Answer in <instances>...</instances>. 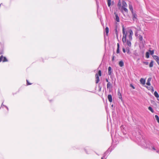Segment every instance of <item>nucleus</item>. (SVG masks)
<instances>
[{"label": "nucleus", "mask_w": 159, "mask_h": 159, "mask_svg": "<svg viewBox=\"0 0 159 159\" xmlns=\"http://www.w3.org/2000/svg\"><path fill=\"white\" fill-rule=\"evenodd\" d=\"M106 81L107 82V83H108V82H109L108 81V80L107 79H106Z\"/></svg>", "instance_id": "79ce46f5"}, {"label": "nucleus", "mask_w": 159, "mask_h": 159, "mask_svg": "<svg viewBox=\"0 0 159 159\" xmlns=\"http://www.w3.org/2000/svg\"><path fill=\"white\" fill-rule=\"evenodd\" d=\"M126 7H122L121 8L122 10H123L125 11V12H127L128 10V9L126 8Z\"/></svg>", "instance_id": "a211bd4d"}, {"label": "nucleus", "mask_w": 159, "mask_h": 159, "mask_svg": "<svg viewBox=\"0 0 159 159\" xmlns=\"http://www.w3.org/2000/svg\"><path fill=\"white\" fill-rule=\"evenodd\" d=\"M107 98H108V99L109 101L110 102H112V97L111 95H110V94L108 95V96Z\"/></svg>", "instance_id": "ddd939ff"}, {"label": "nucleus", "mask_w": 159, "mask_h": 159, "mask_svg": "<svg viewBox=\"0 0 159 159\" xmlns=\"http://www.w3.org/2000/svg\"><path fill=\"white\" fill-rule=\"evenodd\" d=\"M130 86L131 87L133 88V89H135V87L132 84L130 85Z\"/></svg>", "instance_id": "58836bf2"}, {"label": "nucleus", "mask_w": 159, "mask_h": 159, "mask_svg": "<svg viewBox=\"0 0 159 159\" xmlns=\"http://www.w3.org/2000/svg\"><path fill=\"white\" fill-rule=\"evenodd\" d=\"M133 19L134 21L136 20H137V15L134 13L132 12Z\"/></svg>", "instance_id": "39448f33"}, {"label": "nucleus", "mask_w": 159, "mask_h": 159, "mask_svg": "<svg viewBox=\"0 0 159 159\" xmlns=\"http://www.w3.org/2000/svg\"><path fill=\"white\" fill-rule=\"evenodd\" d=\"M122 3V7H127V4L126 2L125 1H123Z\"/></svg>", "instance_id": "f3484780"}, {"label": "nucleus", "mask_w": 159, "mask_h": 159, "mask_svg": "<svg viewBox=\"0 0 159 159\" xmlns=\"http://www.w3.org/2000/svg\"><path fill=\"white\" fill-rule=\"evenodd\" d=\"M152 57L154 60L156 61L157 62L158 64L159 65V57L158 56L156 55H153Z\"/></svg>", "instance_id": "20e7f679"}, {"label": "nucleus", "mask_w": 159, "mask_h": 159, "mask_svg": "<svg viewBox=\"0 0 159 159\" xmlns=\"http://www.w3.org/2000/svg\"><path fill=\"white\" fill-rule=\"evenodd\" d=\"M1 106H4V107H5V105H3V103H2V105H1Z\"/></svg>", "instance_id": "37998d69"}, {"label": "nucleus", "mask_w": 159, "mask_h": 159, "mask_svg": "<svg viewBox=\"0 0 159 159\" xmlns=\"http://www.w3.org/2000/svg\"><path fill=\"white\" fill-rule=\"evenodd\" d=\"M98 75H99L100 76H101V70H99L98 72Z\"/></svg>", "instance_id": "7c9ffc66"}, {"label": "nucleus", "mask_w": 159, "mask_h": 159, "mask_svg": "<svg viewBox=\"0 0 159 159\" xmlns=\"http://www.w3.org/2000/svg\"><path fill=\"white\" fill-rule=\"evenodd\" d=\"M86 153H87V154H89V153H88L87 152H86Z\"/></svg>", "instance_id": "a18cd8bd"}, {"label": "nucleus", "mask_w": 159, "mask_h": 159, "mask_svg": "<svg viewBox=\"0 0 159 159\" xmlns=\"http://www.w3.org/2000/svg\"><path fill=\"white\" fill-rule=\"evenodd\" d=\"M120 46L119 43L117 44V48H119Z\"/></svg>", "instance_id": "4c0bfd02"}, {"label": "nucleus", "mask_w": 159, "mask_h": 159, "mask_svg": "<svg viewBox=\"0 0 159 159\" xmlns=\"http://www.w3.org/2000/svg\"><path fill=\"white\" fill-rule=\"evenodd\" d=\"M126 51L127 53H128L129 51V48H126Z\"/></svg>", "instance_id": "473e14b6"}, {"label": "nucleus", "mask_w": 159, "mask_h": 159, "mask_svg": "<svg viewBox=\"0 0 159 159\" xmlns=\"http://www.w3.org/2000/svg\"><path fill=\"white\" fill-rule=\"evenodd\" d=\"M115 33L116 34V35L117 38H118V32L117 31V26L116 27V28L115 29Z\"/></svg>", "instance_id": "bb28decb"}, {"label": "nucleus", "mask_w": 159, "mask_h": 159, "mask_svg": "<svg viewBox=\"0 0 159 159\" xmlns=\"http://www.w3.org/2000/svg\"><path fill=\"white\" fill-rule=\"evenodd\" d=\"M140 82L141 84H145V80L142 78L140 80Z\"/></svg>", "instance_id": "4468645a"}, {"label": "nucleus", "mask_w": 159, "mask_h": 159, "mask_svg": "<svg viewBox=\"0 0 159 159\" xmlns=\"http://www.w3.org/2000/svg\"><path fill=\"white\" fill-rule=\"evenodd\" d=\"M131 40H126V44L129 47H130L131 46Z\"/></svg>", "instance_id": "1a4fd4ad"}, {"label": "nucleus", "mask_w": 159, "mask_h": 159, "mask_svg": "<svg viewBox=\"0 0 159 159\" xmlns=\"http://www.w3.org/2000/svg\"><path fill=\"white\" fill-rule=\"evenodd\" d=\"M120 52V49L119 48H117L116 53H119Z\"/></svg>", "instance_id": "2f4dec72"}, {"label": "nucleus", "mask_w": 159, "mask_h": 159, "mask_svg": "<svg viewBox=\"0 0 159 159\" xmlns=\"http://www.w3.org/2000/svg\"><path fill=\"white\" fill-rule=\"evenodd\" d=\"M112 73V69L111 66H109L108 68V74L109 75H111Z\"/></svg>", "instance_id": "6e6552de"}, {"label": "nucleus", "mask_w": 159, "mask_h": 159, "mask_svg": "<svg viewBox=\"0 0 159 159\" xmlns=\"http://www.w3.org/2000/svg\"><path fill=\"white\" fill-rule=\"evenodd\" d=\"M5 107L7 108V110H8V108L7 106H5Z\"/></svg>", "instance_id": "a19ab883"}, {"label": "nucleus", "mask_w": 159, "mask_h": 159, "mask_svg": "<svg viewBox=\"0 0 159 159\" xmlns=\"http://www.w3.org/2000/svg\"><path fill=\"white\" fill-rule=\"evenodd\" d=\"M105 32L107 34H108L109 32V29L108 27H106L105 28Z\"/></svg>", "instance_id": "a878e982"}, {"label": "nucleus", "mask_w": 159, "mask_h": 159, "mask_svg": "<svg viewBox=\"0 0 159 159\" xmlns=\"http://www.w3.org/2000/svg\"><path fill=\"white\" fill-rule=\"evenodd\" d=\"M129 9H130V10H131V11L132 12H133V9L132 6L131 5H129Z\"/></svg>", "instance_id": "c756f323"}, {"label": "nucleus", "mask_w": 159, "mask_h": 159, "mask_svg": "<svg viewBox=\"0 0 159 159\" xmlns=\"http://www.w3.org/2000/svg\"><path fill=\"white\" fill-rule=\"evenodd\" d=\"M151 78H149L148 79L147 81V83H146L147 85H149V86H150V81H151Z\"/></svg>", "instance_id": "2eb2a0df"}, {"label": "nucleus", "mask_w": 159, "mask_h": 159, "mask_svg": "<svg viewBox=\"0 0 159 159\" xmlns=\"http://www.w3.org/2000/svg\"><path fill=\"white\" fill-rule=\"evenodd\" d=\"M95 77H96V83L97 84L99 81V77H98V74H96L95 75Z\"/></svg>", "instance_id": "9d476101"}, {"label": "nucleus", "mask_w": 159, "mask_h": 159, "mask_svg": "<svg viewBox=\"0 0 159 159\" xmlns=\"http://www.w3.org/2000/svg\"><path fill=\"white\" fill-rule=\"evenodd\" d=\"M26 82H27V85H30V84H31L30 83H29V82L27 80H26Z\"/></svg>", "instance_id": "72a5a7b5"}, {"label": "nucleus", "mask_w": 159, "mask_h": 159, "mask_svg": "<svg viewBox=\"0 0 159 159\" xmlns=\"http://www.w3.org/2000/svg\"><path fill=\"white\" fill-rule=\"evenodd\" d=\"M107 4L109 7H110L111 5V0H107Z\"/></svg>", "instance_id": "393cba45"}, {"label": "nucleus", "mask_w": 159, "mask_h": 159, "mask_svg": "<svg viewBox=\"0 0 159 159\" xmlns=\"http://www.w3.org/2000/svg\"><path fill=\"white\" fill-rule=\"evenodd\" d=\"M2 61L3 62H7L8 61V60L5 57H3L2 55L0 57V62Z\"/></svg>", "instance_id": "7ed1b4c3"}, {"label": "nucleus", "mask_w": 159, "mask_h": 159, "mask_svg": "<svg viewBox=\"0 0 159 159\" xmlns=\"http://www.w3.org/2000/svg\"><path fill=\"white\" fill-rule=\"evenodd\" d=\"M117 95H118V97L120 98V99H121L122 101V96H121V94L120 92V91L119 89L118 90Z\"/></svg>", "instance_id": "423d86ee"}, {"label": "nucleus", "mask_w": 159, "mask_h": 159, "mask_svg": "<svg viewBox=\"0 0 159 159\" xmlns=\"http://www.w3.org/2000/svg\"><path fill=\"white\" fill-rule=\"evenodd\" d=\"M119 65L121 67L123 66L124 65V62L122 61H120L119 62Z\"/></svg>", "instance_id": "dca6fc26"}, {"label": "nucleus", "mask_w": 159, "mask_h": 159, "mask_svg": "<svg viewBox=\"0 0 159 159\" xmlns=\"http://www.w3.org/2000/svg\"><path fill=\"white\" fill-rule=\"evenodd\" d=\"M148 90H150L151 92H153L154 91L153 88L152 86H150L148 89Z\"/></svg>", "instance_id": "b1692460"}, {"label": "nucleus", "mask_w": 159, "mask_h": 159, "mask_svg": "<svg viewBox=\"0 0 159 159\" xmlns=\"http://www.w3.org/2000/svg\"><path fill=\"white\" fill-rule=\"evenodd\" d=\"M150 53L148 52H147L146 53V57L147 58H148L149 57Z\"/></svg>", "instance_id": "412c9836"}, {"label": "nucleus", "mask_w": 159, "mask_h": 159, "mask_svg": "<svg viewBox=\"0 0 159 159\" xmlns=\"http://www.w3.org/2000/svg\"><path fill=\"white\" fill-rule=\"evenodd\" d=\"M118 6L119 7V9H120V7H121V3L120 2V1H119V2H118V3L117 4Z\"/></svg>", "instance_id": "cd10ccee"}, {"label": "nucleus", "mask_w": 159, "mask_h": 159, "mask_svg": "<svg viewBox=\"0 0 159 159\" xmlns=\"http://www.w3.org/2000/svg\"><path fill=\"white\" fill-rule=\"evenodd\" d=\"M143 63L146 65H148V62H144Z\"/></svg>", "instance_id": "f704fd0d"}, {"label": "nucleus", "mask_w": 159, "mask_h": 159, "mask_svg": "<svg viewBox=\"0 0 159 159\" xmlns=\"http://www.w3.org/2000/svg\"><path fill=\"white\" fill-rule=\"evenodd\" d=\"M106 152H105L104 154V155H103V157H102L103 158H105V156H106Z\"/></svg>", "instance_id": "e433bc0d"}, {"label": "nucleus", "mask_w": 159, "mask_h": 159, "mask_svg": "<svg viewBox=\"0 0 159 159\" xmlns=\"http://www.w3.org/2000/svg\"><path fill=\"white\" fill-rule=\"evenodd\" d=\"M101 159H103V157H102Z\"/></svg>", "instance_id": "c03bdc74"}, {"label": "nucleus", "mask_w": 159, "mask_h": 159, "mask_svg": "<svg viewBox=\"0 0 159 159\" xmlns=\"http://www.w3.org/2000/svg\"><path fill=\"white\" fill-rule=\"evenodd\" d=\"M122 31L123 34V38L122 41L123 43H124L126 41V38L128 34H129L128 35V37L129 40H132V36L133 35V32L131 30H130L128 31H125L124 27L123 26Z\"/></svg>", "instance_id": "f03ea898"}, {"label": "nucleus", "mask_w": 159, "mask_h": 159, "mask_svg": "<svg viewBox=\"0 0 159 159\" xmlns=\"http://www.w3.org/2000/svg\"><path fill=\"white\" fill-rule=\"evenodd\" d=\"M115 57L114 56H113L112 58V61H113L114 60Z\"/></svg>", "instance_id": "ea45409f"}, {"label": "nucleus", "mask_w": 159, "mask_h": 159, "mask_svg": "<svg viewBox=\"0 0 159 159\" xmlns=\"http://www.w3.org/2000/svg\"><path fill=\"white\" fill-rule=\"evenodd\" d=\"M149 52H150V53L151 55H153V54L154 53V50H149Z\"/></svg>", "instance_id": "c85d7f7f"}, {"label": "nucleus", "mask_w": 159, "mask_h": 159, "mask_svg": "<svg viewBox=\"0 0 159 159\" xmlns=\"http://www.w3.org/2000/svg\"><path fill=\"white\" fill-rule=\"evenodd\" d=\"M153 61H151V62H150L149 65V66L150 67H153Z\"/></svg>", "instance_id": "aec40b11"}, {"label": "nucleus", "mask_w": 159, "mask_h": 159, "mask_svg": "<svg viewBox=\"0 0 159 159\" xmlns=\"http://www.w3.org/2000/svg\"><path fill=\"white\" fill-rule=\"evenodd\" d=\"M155 118L157 122L159 123V118L158 116L157 115H155Z\"/></svg>", "instance_id": "4be33fe9"}, {"label": "nucleus", "mask_w": 159, "mask_h": 159, "mask_svg": "<svg viewBox=\"0 0 159 159\" xmlns=\"http://www.w3.org/2000/svg\"><path fill=\"white\" fill-rule=\"evenodd\" d=\"M107 89H110L112 88V84L110 82H108L107 85Z\"/></svg>", "instance_id": "f8f14e48"}, {"label": "nucleus", "mask_w": 159, "mask_h": 159, "mask_svg": "<svg viewBox=\"0 0 159 159\" xmlns=\"http://www.w3.org/2000/svg\"><path fill=\"white\" fill-rule=\"evenodd\" d=\"M114 14L115 15V20L117 22H119L120 21V19L118 14L116 13H114Z\"/></svg>", "instance_id": "0eeeda50"}, {"label": "nucleus", "mask_w": 159, "mask_h": 159, "mask_svg": "<svg viewBox=\"0 0 159 159\" xmlns=\"http://www.w3.org/2000/svg\"><path fill=\"white\" fill-rule=\"evenodd\" d=\"M138 38L139 40L140 41V43H143V38L142 36L141 35H139L138 37Z\"/></svg>", "instance_id": "9b49d317"}, {"label": "nucleus", "mask_w": 159, "mask_h": 159, "mask_svg": "<svg viewBox=\"0 0 159 159\" xmlns=\"http://www.w3.org/2000/svg\"><path fill=\"white\" fill-rule=\"evenodd\" d=\"M123 51L124 53L125 52L126 50L125 48H123Z\"/></svg>", "instance_id": "c9c22d12"}, {"label": "nucleus", "mask_w": 159, "mask_h": 159, "mask_svg": "<svg viewBox=\"0 0 159 159\" xmlns=\"http://www.w3.org/2000/svg\"><path fill=\"white\" fill-rule=\"evenodd\" d=\"M154 95L155 96V97L157 98H158L159 97V95L158 93L156 91L154 93Z\"/></svg>", "instance_id": "6ab92c4d"}, {"label": "nucleus", "mask_w": 159, "mask_h": 159, "mask_svg": "<svg viewBox=\"0 0 159 159\" xmlns=\"http://www.w3.org/2000/svg\"><path fill=\"white\" fill-rule=\"evenodd\" d=\"M148 109L150 111H151L152 113H153L154 112V111L152 108V107H149L148 108Z\"/></svg>", "instance_id": "5701e85b"}, {"label": "nucleus", "mask_w": 159, "mask_h": 159, "mask_svg": "<svg viewBox=\"0 0 159 159\" xmlns=\"http://www.w3.org/2000/svg\"><path fill=\"white\" fill-rule=\"evenodd\" d=\"M139 144L142 146L143 148H148L150 149H152L154 151L158 153L159 151L156 150L153 145L148 140H145L142 138V139L139 143Z\"/></svg>", "instance_id": "f257e3e1"}]
</instances>
